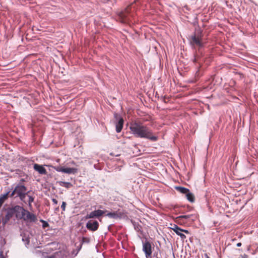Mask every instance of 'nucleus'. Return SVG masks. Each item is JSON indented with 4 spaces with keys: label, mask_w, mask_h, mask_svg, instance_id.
Listing matches in <instances>:
<instances>
[{
    "label": "nucleus",
    "mask_w": 258,
    "mask_h": 258,
    "mask_svg": "<svg viewBox=\"0 0 258 258\" xmlns=\"http://www.w3.org/2000/svg\"><path fill=\"white\" fill-rule=\"evenodd\" d=\"M132 133L136 137L145 138L152 141H156L158 137L153 135L152 131L140 121L132 122L130 126Z\"/></svg>",
    "instance_id": "1"
},
{
    "label": "nucleus",
    "mask_w": 258,
    "mask_h": 258,
    "mask_svg": "<svg viewBox=\"0 0 258 258\" xmlns=\"http://www.w3.org/2000/svg\"><path fill=\"white\" fill-rule=\"evenodd\" d=\"M23 220L27 223H35L37 221L36 216L27 210H25Z\"/></svg>",
    "instance_id": "2"
},
{
    "label": "nucleus",
    "mask_w": 258,
    "mask_h": 258,
    "mask_svg": "<svg viewBox=\"0 0 258 258\" xmlns=\"http://www.w3.org/2000/svg\"><path fill=\"white\" fill-rule=\"evenodd\" d=\"M14 215V207L7 209L6 214L2 220L3 225L5 226Z\"/></svg>",
    "instance_id": "3"
},
{
    "label": "nucleus",
    "mask_w": 258,
    "mask_h": 258,
    "mask_svg": "<svg viewBox=\"0 0 258 258\" xmlns=\"http://www.w3.org/2000/svg\"><path fill=\"white\" fill-rule=\"evenodd\" d=\"M26 190L27 188L25 186L19 184L16 186L14 189L10 194V197H13L15 195H16V196H20L22 193H25Z\"/></svg>",
    "instance_id": "4"
},
{
    "label": "nucleus",
    "mask_w": 258,
    "mask_h": 258,
    "mask_svg": "<svg viewBox=\"0 0 258 258\" xmlns=\"http://www.w3.org/2000/svg\"><path fill=\"white\" fill-rule=\"evenodd\" d=\"M143 250L145 252L146 257L147 258H151L152 254V247L151 244L148 240L143 241Z\"/></svg>",
    "instance_id": "5"
},
{
    "label": "nucleus",
    "mask_w": 258,
    "mask_h": 258,
    "mask_svg": "<svg viewBox=\"0 0 258 258\" xmlns=\"http://www.w3.org/2000/svg\"><path fill=\"white\" fill-rule=\"evenodd\" d=\"M25 209L20 206H15L14 207V210L15 212V216L17 220H22L24 214H25Z\"/></svg>",
    "instance_id": "6"
},
{
    "label": "nucleus",
    "mask_w": 258,
    "mask_h": 258,
    "mask_svg": "<svg viewBox=\"0 0 258 258\" xmlns=\"http://www.w3.org/2000/svg\"><path fill=\"white\" fill-rule=\"evenodd\" d=\"M106 211H102L101 210H95L94 211L91 212L89 214H87L86 216V218H98L102 215H103L105 213Z\"/></svg>",
    "instance_id": "7"
},
{
    "label": "nucleus",
    "mask_w": 258,
    "mask_h": 258,
    "mask_svg": "<svg viewBox=\"0 0 258 258\" xmlns=\"http://www.w3.org/2000/svg\"><path fill=\"white\" fill-rule=\"evenodd\" d=\"M99 226V223L97 221L89 220L86 223V227L89 230L95 231L98 228Z\"/></svg>",
    "instance_id": "8"
},
{
    "label": "nucleus",
    "mask_w": 258,
    "mask_h": 258,
    "mask_svg": "<svg viewBox=\"0 0 258 258\" xmlns=\"http://www.w3.org/2000/svg\"><path fill=\"white\" fill-rule=\"evenodd\" d=\"M106 216L114 219L121 218L122 216V213L119 210L108 212L106 214Z\"/></svg>",
    "instance_id": "9"
},
{
    "label": "nucleus",
    "mask_w": 258,
    "mask_h": 258,
    "mask_svg": "<svg viewBox=\"0 0 258 258\" xmlns=\"http://www.w3.org/2000/svg\"><path fill=\"white\" fill-rule=\"evenodd\" d=\"M191 43L193 45H197L200 47L203 46L202 42V39L199 37H197L195 35L191 36Z\"/></svg>",
    "instance_id": "10"
},
{
    "label": "nucleus",
    "mask_w": 258,
    "mask_h": 258,
    "mask_svg": "<svg viewBox=\"0 0 258 258\" xmlns=\"http://www.w3.org/2000/svg\"><path fill=\"white\" fill-rule=\"evenodd\" d=\"M128 10H126L125 11L121 12L118 14L119 20L121 23H125L128 21L127 14Z\"/></svg>",
    "instance_id": "11"
},
{
    "label": "nucleus",
    "mask_w": 258,
    "mask_h": 258,
    "mask_svg": "<svg viewBox=\"0 0 258 258\" xmlns=\"http://www.w3.org/2000/svg\"><path fill=\"white\" fill-rule=\"evenodd\" d=\"M34 169L35 170L38 172L40 174H46L47 171L45 168L41 165L38 164H34Z\"/></svg>",
    "instance_id": "12"
},
{
    "label": "nucleus",
    "mask_w": 258,
    "mask_h": 258,
    "mask_svg": "<svg viewBox=\"0 0 258 258\" xmlns=\"http://www.w3.org/2000/svg\"><path fill=\"white\" fill-rule=\"evenodd\" d=\"M172 229L178 235L180 236L182 239H184L186 238L185 235L182 233V229H181L177 225H174V226L173 228H172Z\"/></svg>",
    "instance_id": "13"
},
{
    "label": "nucleus",
    "mask_w": 258,
    "mask_h": 258,
    "mask_svg": "<svg viewBox=\"0 0 258 258\" xmlns=\"http://www.w3.org/2000/svg\"><path fill=\"white\" fill-rule=\"evenodd\" d=\"M123 124V119L119 117L118 121L116 123V131L117 133H119L121 132Z\"/></svg>",
    "instance_id": "14"
},
{
    "label": "nucleus",
    "mask_w": 258,
    "mask_h": 258,
    "mask_svg": "<svg viewBox=\"0 0 258 258\" xmlns=\"http://www.w3.org/2000/svg\"><path fill=\"white\" fill-rule=\"evenodd\" d=\"M10 191H8L6 193L0 195V208L4 204L5 201L8 198V197L10 196Z\"/></svg>",
    "instance_id": "15"
},
{
    "label": "nucleus",
    "mask_w": 258,
    "mask_h": 258,
    "mask_svg": "<svg viewBox=\"0 0 258 258\" xmlns=\"http://www.w3.org/2000/svg\"><path fill=\"white\" fill-rule=\"evenodd\" d=\"M77 171V169L74 168H63V173L72 174L75 173Z\"/></svg>",
    "instance_id": "16"
},
{
    "label": "nucleus",
    "mask_w": 258,
    "mask_h": 258,
    "mask_svg": "<svg viewBox=\"0 0 258 258\" xmlns=\"http://www.w3.org/2000/svg\"><path fill=\"white\" fill-rule=\"evenodd\" d=\"M175 188L180 193L186 195L189 190L188 188L182 186H176Z\"/></svg>",
    "instance_id": "17"
},
{
    "label": "nucleus",
    "mask_w": 258,
    "mask_h": 258,
    "mask_svg": "<svg viewBox=\"0 0 258 258\" xmlns=\"http://www.w3.org/2000/svg\"><path fill=\"white\" fill-rule=\"evenodd\" d=\"M59 185L61 186H64L67 188H69L73 186L72 184L69 182L61 181L58 182Z\"/></svg>",
    "instance_id": "18"
},
{
    "label": "nucleus",
    "mask_w": 258,
    "mask_h": 258,
    "mask_svg": "<svg viewBox=\"0 0 258 258\" xmlns=\"http://www.w3.org/2000/svg\"><path fill=\"white\" fill-rule=\"evenodd\" d=\"M186 199L190 202H194L195 201V197L194 195L189 192V191L185 195Z\"/></svg>",
    "instance_id": "19"
},
{
    "label": "nucleus",
    "mask_w": 258,
    "mask_h": 258,
    "mask_svg": "<svg viewBox=\"0 0 258 258\" xmlns=\"http://www.w3.org/2000/svg\"><path fill=\"white\" fill-rule=\"evenodd\" d=\"M22 241H24L25 245H26V246H27V245L29 244L30 242L29 238L28 236L24 235L22 237Z\"/></svg>",
    "instance_id": "20"
},
{
    "label": "nucleus",
    "mask_w": 258,
    "mask_h": 258,
    "mask_svg": "<svg viewBox=\"0 0 258 258\" xmlns=\"http://www.w3.org/2000/svg\"><path fill=\"white\" fill-rule=\"evenodd\" d=\"M191 216H192V215H181V216L178 217L177 218L188 219L190 218Z\"/></svg>",
    "instance_id": "21"
},
{
    "label": "nucleus",
    "mask_w": 258,
    "mask_h": 258,
    "mask_svg": "<svg viewBox=\"0 0 258 258\" xmlns=\"http://www.w3.org/2000/svg\"><path fill=\"white\" fill-rule=\"evenodd\" d=\"M63 167L57 166H54L53 168L57 172H63Z\"/></svg>",
    "instance_id": "22"
},
{
    "label": "nucleus",
    "mask_w": 258,
    "mask_h": 258,
    "mask_svg": "<svg viewBox=\"0 0 258 258\" xmlns=\"http://www.w3.org/2000/svg\"><path fill=\"white\" fill-rule=\"evenodd\" d=\"M28 197L29 198V201H28L29 206H31L32 203H33L34 202V198L30 195H29Z\"/></svg>",
    "instance_id": "23"
},
{
    "label": "nucleus",
    "mask_w": 258,
    "mask_h": 258,
    "mask_svg": "<svg viewBox=\"0 0 258 258\" xmlns=\"http://www.w3.org/2000/svg\"><path fill=\"white\" fill-rule=\"evenodd\" d=\"M26 194L27 192L25 191V193H22L20 196H16V197H19L21 200H23L25 198Z\"/></svg>",
    "instance_id": "24"
},
{
    "label": "nucleus",
    "mask_w": 258,
    "mask_h": 258,
    "mask_svg": "<svg viewBox=\"0 0 258 258\" xmlns=\"http://www.w3.org/2000/svg\"><path fill=\"white\" fill-rule=\"evenodd\" d=\"M66 203L65 202H63L62 203V204L61 206V208L63 211H64L66 210Z\"/></svg>",
    "instance_id": "25"
},
{
    "label": "nucleus",
    "mask_w": 258,
    "mask_h": 258,
    "mask_svg": "<svg viewBox=\"0 0 258 258\" xmlns=\"http://www.w3.org/2000/svg\"><path fill=\"white\" fill-rule=\"evenodd\" d=\"M89 242V239L88 238H86V237H83V239H82V244L83 243H85V242L88 243Z\"/></svg>",
    "instance_id": "26"
},
{
    "label": "nucleus",
    "mask_w": 258,
    "mask_h": 258,
    "mask_svg": "<svg viewBox=\"0 0 258 258\" xmlns=\"http://www.w3.org/2000/svg\"><path fill=\"white\" fill-rule=\"evenodd\" d=\"M41 221L43 223V227H46V226H48V224L47 222H46L43 220H41Z\"/></svg>",
    "instance_id": "27"
},
{
    "label": "nucleus",
    "mask_w": 258,
    "mask_h": 258,
    "mask_svg": "<svg viewBox=\"0 0 258 258\" xmlns=\"http://www.w3.org/2000/svg\"><path fill=\"white\" fill-rule=\"evenodd\" d=\"M52 201L54 204L56 205L57 204V201L55 199H52Z\"/></svg>",
    "instance_id": "28"
},
{
    "label": "nucleus",
    "mask_w": 258,
    "mask_h": 258,
    "mask_svg": "<svg viewBox=\"0 0 258 258\" xmlns=\"http://www.w3.org/2000/svg\"><path fill=\"white\" fill-rule=\"evenodd\" d=\"M0 258H5L3 254V251L1 252V253H0Z\"/></svg>",
    "instance_id": "29"
},
{
    "label": "nucleus",
    "mask_w": 258,
    "mask_h": 258,
    "mask_svg": "<svg viewBox=\"0 0 258 258\" xmlns=\"http://www.w3.org/2000/svg\"><path fill=\"white\" fill-rule=\"evenodd\" d=\"M182 232H183L185 233H187V234L189 233L188 231L187 230H185V229H182Z\"/></svg>",
    "instance_id": "30"
},
{
    "label": "nucleus",
    "mask_w": 258,
    "mask_h": 258,
    "mask_svg": "<svg viewBox=\"0 0 258 258\" xmlns=\"http://www.w3.org/2000/svg\"><path fill=\"white\" fill-rule=\"evenodd\" d=\"M236 245H237V246L239 247L241 245V243L240 242H239V243H237Z\"/></svg>",
    "instance_id": "31"
},
{
    "label": "nucleus",
    "mask_w": 258,
    "mask_h": 258,
    "mask_svg": "<svg viewBox=\"0 0 258 258\" xmlns=\"http://www.w3.org/2000/svg\"><path fill=\"white\" fill-rule=\"evenodd\" d=\"M82 245V244H81ZM81 248V245H80V247L79 248L78 250V251L77 252V253L75 254V255H77V253L78 252V251L80 250Z\"/></svg>",
    "instance_id": "32"
},
{
    "label": "nucleus",
    "mask_w": 258,
    "mask_h": 258,
    "mask_svg": "<svg viewBox=\"0 0 258 258\" xmlns=\"http://www.w3.org/2000/svg\"><path fill=\"white\" fill-rule=\"evenodd\" d=\"M246 255H244V256L243 257V258H246Z\"/></svg>",
    "instance_id": "33"
},
{
    "label": "nucleus",
    "mask_w": 258,
    "mask_h": 258,
    "mask_svg": "<svg viewBox=\"0 0 258 258\" xmlns=\"http://www.w3.org/2000/svg\"><path fill=\"white\" fill-rule=\"evenodd\" d=\"M206 258H210L207 254H206Z\"/></svg>",
    "instance_id": "34"
},
{
    "label": "nucleus",
    "mask_w": 258,
    "mask_h": 258,
    "mask_svg": "<svg viewBox=\"0 0 258 258\" xmlns=\"http://www.w3.org/2000/svg\"><path fill=\"white\" fill-rule=\"evenodd\" d=\"M156 258H158V257L156 256Z\"/></svg>",
    "instance_id": "35"
}]
</instances>
